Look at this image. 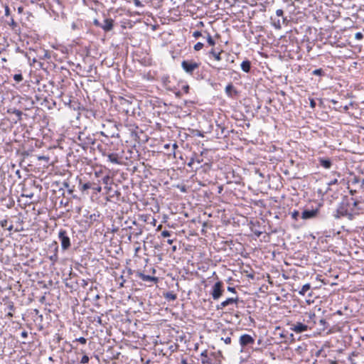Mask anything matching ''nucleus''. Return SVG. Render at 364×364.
<instances>
[{
	"instance_id": "nucleus-1",
	"label": "nucleus",
	"mask_w": 364,
	"mask_h": 364,
	"mask_svg": "<svg viewBox=\"0 0 364 364\" xmlns=\"http://www.w3.org/2000/svg\"><path fill=\"white\" fill-rule=\"evenodd\" d=\"M349 206V203L346 198L343 199L342 202L338 205L336 213L333 214V217L336 219H339L341 217H344L345 215H347V210Z\"/></svg>"
},
{
	"instance_id": "nucleus-2",
	"label": "nucleus",
	"mask_w": 364,
	"mask_h": 364,
	"mask_svg": "<svg viewBox=\"0 0 364 364\" xmlns=\"http://www.w3.org/2000/svg\"><path fill=\"white\" fill-rule=\"evenodd\" d=\"M58 238L60 241L63 250H67L70 248L71 243L66 230H60L58 232Z\"/></svg>"
},
{
	"instance_id": "nucleus-3",
	"label": "nucleus",
	"mask_w": 364,
	"mask_h": 364,
	"mask_svg": "<svg viewBox=\"0 0 364 364\" xmlns=\"http://www.w3.org/2000/svg\"><path fill=\"white\" fill-rule=\"evenodd\" d=\"M221 282H216L212 289L211 296L214 300H218L223 295L224 289Z\"/></svg>"
},
{
	"instance_id": "nucleus-4",
	"label": "nucleus",
	"mask_w": 364,
	"mask_h": 364,
	"mask_svg": "<svg viewBox=\"0 0 364 364\" xmlns=\"http://www.w3.org/2000/svg\"><path fill=\"white\" fill-rule=\"evenodd\" d=\"M254 343V338L249 334H242L239 338V343L242 349L246 348L247 346L253 345ZM241 351H242V350H241Z\"/></svg>"
},
{
	"instance_id": "nucleus-5",
	"label": "nucleus",
	"mask_w": 364,
	"mask_h": 364,
	"mask_svg": "<svg viewBox=\"0 0 364 364\" xmlns=\"http://www.w3.org/2000/svg\"><path fill=\"white\" fill-rule=\"evenodd\" d=\"M200 63L194 61L183 60V70L192 75L196 70L199 68Z\"/></svg>"
},
{
	"instance_id": "nucleus-6",
	"label": "nucleus",
	"mask_w": 364,
	"mask_h": 364,
	"mask_svg": "<svg viewBox=\"0 0 364 364\" xmlns=\"http://www.w3.org/2000/svg\"><path fill=\"white\" fill-rule=\"evenodd\" d=\"M188 223V227L191 228L190 232L191 235L196 233L197 230L199 228L200 221L197 220L196 218H192L191 220L185 221L183 220V223Z\"/></svg>"
},
{
	"instance_id": "nucleus-7",
	"label": "nucleus",
	"mask_w": 364,
	"mask_h": 364,
	"mask_svg": "<svg viewBox=\"0 0 364 364\" xmlns=\"http://www.w3.org/2000/svg\"><path fill=\"white\" fill-rule=\"evenodd\" d=\"M318 209L304 210L301 213V218L304 220L315 218L318 214Z\"/></svg>"
},
{
	"instance_id": "nucleus-8",
	"label": "nucleus",
	"mask_w": 364,
	"mask_h": 364,
	"mask_svg": "<svg viewBox=\"0 0 364 364\" xmlns=\"http://www.w3.org/2000/svg\"><path fill=\"white\" fill-rule=\"evenodd\" d=\"M239 300V298L237 296L233 298V297H231V298H228L225 301H223L222 303H220V305H218L217 306V309H224L225 307L230 305V304H232L234 303H237Z\"/></svg>"
},
{
	"instance_id": "nucleus-9",
	"label": "nucleus",
	"mask_w": 364,
	"mask_h": 364,
	"mask_svg": "<svg viewBox=\"0 0 364 364\" xmlns=\"http://www.w3.org/2000/svg\"><path fill=\"white\" fill-rule=\"evenodd\" d=\"M291 329L298 333L307 331L308 326L302 323H296L292 325Z\"/></svg>"
},
{
	"instance_id": "nucleus-10",
	"label": "nucleus",
	"mask_w": 364,
	"mask_h": 364,
	"mask_svg": "<svg viewBox=\"0 0 364 364\" xmlns=\"http://www.w3.org/2000/svg\"><path fill=\"white\" fill-rule=\"evenodd\" d=\"M114 21L112 18H106L104 21V23L101 24L100 27L105 31H109L113 28Z\"/></svg>"
},
{
	"instance_id": "nucleus-11",
	"label": "nucleus",
	"mask_w": 364,
	"mask_h": 364,
	"mask_svg": "<svg viewBox=\"0 0 364 364\" xmlns=\"http://www.w3.org/2000/svg\"><path fill=\"white\" fill-rule=\"evenodd\" d=\"M310 289L311 285L309 284H306L303 285L301 290L299 291V294L302 296H305L306 294H307L308 296H311L312 291H311Z\"/></svg>"
},
{
	"instance_id": "nucleus-12",
	"label": "nucleus",
	"mask_w": 364,
	"mask_h": 364,
	"mask_svg": "<svg viewBox=\"0 0 364 364\" xmlns=\"http://www.w3.org/2000/svg\"><path fill=\"white\" fill-rule=\"evenodd\" d=\"M225 93L228 97H232L233 95L237 94V91L235 89L232 83H229L225 87Z\"/></svg>"
},
{
	"instance_id": "nucleus-13",
	"label": "nucleus",
	"mask_w": 364,
	"mask_h": 364,
	"mask_svg": "<svg viewBox=\"0 0 364 364\" xmlns=\"http://www.w3.org/2000/svg\"><path fill=\"white\" fill-rule=\"evenodd\" d=\"M199 164L200 162L198 161H196L193 159H191L187 164V166L190 168L191 171H193L194 169H197L198 168Z\"/></svg>"
},
{
	"instance_id": "nucleus-14",
	"label": "nucleus",
	"mask_w": 364,
	"mask_h": 364,
	"mask_svg": "<svg viewBox=\"0 0 364 364\" xmlns=\"http://www.w3.org/2000/svg\"><path fill=\"white\" fill-rule=\"evenodd\" d=\"M241 68L245 73H249L251 68V63L250 60H244L241 63Z\"/></svg>"
},
{
	"instance_id": "nucleus-15",
	"label": "nucleus",
	"mask_w": 364,
	"mask_h": 364,
	"mask_svg": "<svg viewBox=\"0 0 364 364\" xmlns=\"http://www.w3.org/2000/svg\"><path fill=\"white\" fill-rule=\"evenodd\" d=\"M320 164L325 168H330L331 166V161L328 159H320Z\"/></svg>"
},
{
	"instance_id": "nucleus-16",
	"label": "nucleus",
	"mask_w": 364,
	"mask_h": 364,
	"mask_svg": "<svg viewBox=\"0 0 364 364\" xmlns=\"http://www.w3.org/2000/svg\"><path fill=\"white\" fill-rule=\"evenodd\" d=\"M139 277L140 279H141L143 281H145V282H152V281L156 280V278L149 276V275H146L143 273H139Z\"/></svg>"
},
{
	"instance_id": "nucleus-17",
	"label": "nucleus",
	"mask_w": 364,
	"mask_h": 364,
	"mask_svg": "<svg viewBox=\"0 0 364 364\" xmlns=\"http://www.w3.org/2000/svg\"><path fill=\"white\" fill-rule=\"evenodd\" d=\"M107 157H108L109 161L110 162H112V164H119V161L117 154H109L107 155Z\"/></svg>"
},
{
	"instance_id": "nucleus-18",
	"label": "nucleus",
	"mask_w": 364,
	"mask_h": 364,
	"mask_svg": "<svg viewBox=\"0 0 364 364\" xmlns=\"http://www.w3.org/2000/svg\"><path fill=\"white\" fill-rule=\"evenodd\" d=\"M8 112L13 113V114H16V116L18 117V119L21 120V115H22L21 111L16 109H8Z\"/></svg>"
},
{
	"instance_id": "nucleus-19",
	"label": "nucleus",
	"mask_w": 364,
	"mask_h": 364,
	"mask_svg": "<svg viewBox=\"0 0 364 364\" xmlns=\"http://www.w3.org/2000/svg\"><path fill=\"white\" fill-rule=\"evenodd\" d=\"M222 52L223 51L216 53V52H215L214 49H212L210 51V54L212 55L216 60L219 61L221 60L220 55H221Z\"/></svg>"
},
{
	"instance_id": "nucleus-20",
	"label": "nucleus",
	"mask_w": 364,
	"mask_h": 364,
	"mask_svg": "<svg viewBox=\"0 0 364 364\" xmlns=\"http://www.w3.org/2000/svg\"><path fill=\"white\" fill-rule=\"evenodd\" d=\"M312 75L323 76L325 75V73H324V71L323 70V69L319 68V69H316V70H313Z\"/></svg>"
},
{
	"instance_id": "nucleus-21",
	"label": "nucleus",
	"mask_w": 364,
	"mask_h": 364,
	"mask_svg": "<svg viewBox=\"0 0 364 364\" xmlns=\"http://www.w3.org/2000/svg\"><path fill=\"white\" fill-rule=\"evenodd\" d=\"M83 134L82 133H80L78 136V139L80 141L83 142L84 144H85L86 145H88L90 144H93L94 142L92 141V139H88V141L86 142L84 139H83Z\"/></svg>"
},
{
	"instance_id": "nucleus-22",
	"label": "nucleus",
	"mask_w": 364,
	"mask_h": 364,
	"mask_svg": "<svg viewBox=\"0 0 364 364\" xmlns=\"http://www.w3.org/2000/svg\"><path fill=\"white\" fill-rule=\"evenodd\" d=\"M207 42L210 46H215V44L214 39L212 38V36L209 33L207 37Z\"/></svg>"
},
{
	"instance_id": "nucleus-23",
	"label": "nucleus",
	"mask_w": 364,
	"mask_h": 364,
	"mask_svg": "<svg viewBox=\"0 0 364 364\" xmlns=\"http://www.w3.org/2000/svg\"><path fill=\"white\" fill-rule=\"evenodd\" d=\"M203 47V43L198 42L194 46V50L198 51L201 50Z\"/></svg>"
},
{
	"instance_id": "nucleus-24",
	"label": "nucleus",
	"mask_w": 364,
	"mask_h": 364,
	"mask_svg": "<svg viewBox=\"0 0 364 364\" xmlns=\"http://www.w3.org/2000/svg\"><path fill=\"white\" fill-rule=\"evenodd\" d=\"M221 339L225 342V344L231 343V337L229 336L222 337Z\"/></svg>"
},
{
	"instance_id": "nucleus-25",
	"label": "nucleus",
	"mask_w": 364,
	"mask_h": 364,
	"mask_svg": "<svg viewBox=\"0 0 364 364\" xmlns=\"http://www.w3.org/2000/svg\"><path fill=\"white\" fill-rule=\"evenodd\" d=\"M349 109V105H345V106H340L339 107L336 108L337 110L339 112H347Z\"/></svg>"
},
{
	"instance_id": "nucleus-26",
	"label": "nucleus",
	"mask_w": 364,
	"mask_h": 364,
	"mask_svg": "<svg viewBox=\"0 0 364 364\" xmlns=\"http://www.w3.org/2000/svg\"><path fill=\"white\" fill-rule=\"evenodd\" d=\"M14 79L15 81L19 82L23 80V76L21 74H16L14 76Z\"/></svg>"
},
{
	"instance_id": "nucleus-27",
	"label": "nucleus",
	"mask_w": 364,
	"mask_h": 364,
	"mask_svg": "<svg viewBox=\"0 0 364 364\" xmlns=\"http://www.w3.org/2000/svg\"><path fill=\"white\" fill-rule=\"evenodd\" d=\"M49 259L53 262V263L56 262L58 260V254H53V255L50 256Z\"/></svg>"
},
{
	"instance_id": "nucleus-28",
	"label": "nucleus",
	"mask_w": 364,
	"mask_h": 364,
	"mask_svg": "<svg viewBox=\"0 0 364 364\" xmlns=\"http://www.w3.org/2000/svg\"><path fill=\"white\" fill-rule=\"evenodd\" d=\"M89 362V357L86 355H83L82 358H81V360H80V363H87Z\"/></svg>"
},
{
	"instance_id": "nucleus-29",
	"label": "nucleus",
	"mask_w": 364,
	"mask_h": 364,
	"mask_svg": "<svg viewBox=\"0 0 364 364\" xmlns=\"http://www.w3.org/2000/svg\"><path fill=\"white\" fill-rule=\"evenodd\" d=\"M90 188H91V184L90 183H86L82 185L81 190L86 191Z\"/></svg>"
},
{
	"instance_id": "nucleus-30",
	"label": "nucleus",
	"mask_w": 364,
	"mask_h": 364,
	"mask_svg": "<svg viewBox=\"0 0 364 364\" xmlns=\"http://www.w3.org/2000/svg\"><path fill=\"white\" fill-rule=\"evenodd\" d=\"M299 216V212L298 210H294L291 213V217L294 220H297L298 217Z\"/></svg>"
},
{
	"instance_id": "nucleus-31",
	"label": "nucleus",
	"mask_w": 364,
	"mask_h": 364,
	"mask_svg": "<svg viewBox=\"0 0 364 364\" xmlns=\"http://www.w3.org/2000/svg\"><path fill=\"white\" fill-rule=\"evenodd\" d=\"M344 217H346L348 220H352L354 218V215L351 213H349L347 210V215H345Z\"/></svg>"
},
{
	"instance_id": "nucleus-32",
	"label": "nucleus",
	"mask_w": 364,
	"mask_h": 364,
	"mask_svg": "<svg viewBox=\"0 0 364 364\" xmlns=\"http://www.w3.org/2000/svg\"><path fill=\"white\" fill-rule=\"evenodd\" d=\"M355 38L357 40H361L363 38V35L362 33L358 32V33H355Z\"/></svg>"
},
{
	"instance_id": "nucleus-33",
	"label": "nucleus",
	"mask_w": 364,
	"mask_h": 364,
	"mask_svg": "<svg viewBox=\"0 0 364 364\" xmlns=\"http://www.w3.org/2000/svg\"><path fill=\"white\" fill-rule=\"evenodd\" d=\"M319 323L321 325L323 326V330H324L326 328V324L327 323L326 320L321 318V319H319Z\"/></svg>"
},
{
	"instance_id": "nucleus-34",
	"label": "nucleus",
	"mask_w": 364,
	"mask_h": 364,
	"mask_svg": "<svg viewBox=\"0 0 364 364\" xmlns=\"http://www.w3.org/2000/svg\"><path fill=\"white\" fill-rule=\"evenodd\" d=\"M133 2L136 7H141L143 6L140 0H133Z\"/></svg>"
},
{
	"instance_id": "nucleus-35",
	"label": "nucleus",
	"mask_w": 364,
	"mask_h": 364,
	"mask_svg": "<svg viewBox=\"0 0 364 364\" xmlns=\"http://www.w3.org/2000/svg\"><path fill=\"white\" fill-rule=\"evenodd\" d=\"M21 196H22V197H26V198H32L33 197V193H22V194H21Z\"/></svg>"
},
{
	"instance_id": "nucleus-36",
	"label": "nucleus",
	"mask_w": 364,
	"mask_h": 364,
	"mask_svg": "<svg viewBox=\"0 0 364 364\" xmlns=\"http://www.w3.org/2000/svg\"><path fill=\"white\" fill-rule=\"evenodd\" d=\"M77 341L82 344H85L87 342V339L85 338L84 337H80L79 338L77 339Z\"/></svg>"
},
{
	"instance_id": "nucleus-37",
	"label": "nucleus",
	"mask_w": 364,
	"mask_h": 364,
	"mask_svg": "<svg viewBox=\"0 0 364 364\" xmlns=\"http://www.w3.org/2000/svg\"><path fill=\"white\" fill-rule=\"evenodd\" d=\"M38 159L39 161H48L49 160V158L48 156H38Z\"/></svg>"
},
{
	"instance_id": "nucleus-38",
	"label": "nucleus",
	"mask_w": 364,
	"mask_h": 364,
	"mask_svg": "<svg viewBox=\"0 0 364 364\" xmlns=\"http://www.w3.org/2000/svg\"><path fill=\"white\" fill-rule=\"evenodd\" d=\"M337 183H338V179L335 178V179L331 180L330 182H328V186H333V185H335V184H337Z\"/></svg>"
},
{
	"instance_id": "nucleus-39",
	"label": "nucleus",
	"mask_w": 364,
	"mask_h": 364,
	"mask_svg": "<svg viewBox=\"0 0 364 364\" xmlns=\"http://www.w3.org/2000/svg\"><path fill=\"white\" fill-rule=\"evenodd\" d=\"M191 119V114H187L186 116H183V122H188L189 119Z\"/></svg>"
},
{
	"instance_id": "nucleus-40",
	"label": "nucleus",
	"mask_w": 364,
	"mask_h": 364,
	"mask_svg": "<svg viewBox=\"0 0 364 364\" xmlns=\"http://www.w3.org/2000/svg\"><path fill=\"white\" fill-rule=\"evenodd\" d=\"M276 14H277V16H283V14H284V11H283V10H282V9H277V10L276 11Z\"/></svg>"
},
{
	"instance_id": "nucleus-41",
	"label": "nucleus",
	"mask_w": 364,
	"mask_h": 364,
	"mask_svg": "<svg viewBox=\"0 0 364 364\" xmlns=\"http://www.w3.org/2000/svg\"><path fill=\"white\" fill-rule=\"evenodd\" d=\"M316 104V102L314 99H310V106L311 108H315Z\"/></svg>"
},
{
	"instance_id": "nucleus-42",
	"label": "nucleus",
	"mask_w": 364,
	"mask_h": 364,
	"mask_svg": "<svg viewBox=\"0 0 364 364\" xmlns=\"http://www.w3.org/2000/svg\"><path fill=\"white\" fill-rule=\"evenodd\" d=\"M274 27H275L276 28H277V29H280V28H281V23H280V21H279V20H278V21H277V22H275V23H274Z\"/></svg>"
},
{
	"instance_id": "nucleus-43",
	"label": "nucleus",
	"mask_w": 364,
	"mask_h": 364,
	"mask_svg": "<svg viewBox=\"0 0 364 364\" xmlns=\"http://www.w3.org/2000/svg\"><path fill=\"white\" fill-rule=\"evenodd\" d=\"M7 223H8L7 220H4L1 221V225L3 228H6Z\"/></svg>"
},
{
	"instance_id": "nucleus-44",
	"label": "nucleus",
	"mask_w": 364,
	"mask_h": 364,
	"mask_svg": "<svg viewBox=\"0 0 364 364\" xmlns=\"http://www.w3.org/2000/svg\"><path fill=\"white\" fill-rule=\"evenodd\" d=\"M161 235H162L163 237H166L169 236V235H170V234H169L168 231H167V230H164V231H163V232H161Z\"/></svg>"
},
{
	"instance_id": "nucleus-45",
	"label": "nucleus",
	"mask_w": 364,
	"mask_h": 364,
	"mask_svg": "<svg viewBox=\"0 0 364 364\" xmlns=\"http://www.w3.org/2000/svg\"><path fill=\"white\" fill-rule=\"evenodd\" d=\"M360 182L359 178L358 176H354L353 178L352 183H358Z\"/></svg>"
},
{
	"instance_id": "nucleus-46",
	"label": "nucleus",
	"mask_w": 364,
	"mask_h": 364,
	"mask_svg": "<svg viewBox=\"0 0 364 364\" xmlns=\"http://www.w3.org/2000/svg\"><path fill=\"white\" fill-rule=\"evenodd\" d=\"M193 36L196 38H198L201 36V33L198 31H196L193 33Z\"/></svg>"
},
{
	"instance_id": "nucleus-47",
	"label": "nucleus",
	"mask_w": 364,
	"mask_h": 364,
	"mask_svg": "<svg viewBox=\"0 0 364 364\" xmlns=\"http://www.w3.org/2000/svg\"><path fill=\"white\" fill-rule=\"evenodd\" d=\"M54 246H55V249H54V254H58V246L57 245V242H54L53 243Z\"/></svg>"
},
{
	"instance_id": "nucleus-48",
	"label": "nucleus",
	"mask_w": 364,
	"mask_h": 364,
	"mask_svg": "<svg viewBox=\"0 0 364 364\" xmlns=\"http://www.w3.org/2000/svg\"><path fill=\"white\" fill-rule=\"evenodd\" d=\"M10 14L9 8L8 6L5 7V15L9 16Z\"/></svg>"
},
{
	"instance_id": "nucleus-49",
	"label": "nucleus",
	"mask_w": 364,
	"mask_h": 364,
	"mask_svg": "<svg viewBox=\"0 0 364 364\" xmlns=\"http://www.w3.org/2000/svg\"><path fill=\"white\" fill-rule=\"evenodd\" d=\"M228 291L233 292V293H236L235 289L234 287H228Z\"/></svg>"
},
{
	"instance_id": "nucleus-50",
	"label": "nucleus",
	"mask_w": 364,
	"mask_h": 364,
	"mask_svg": "<svg viewBox=\"0 0 364 364\" xmlns=\"http://www.w3.org/2000/svg\"><path fill=\"white\" fill-rule=\"evenodd\" d=\"M93 189H94V190H95V191H97V192H100V191H101V190H102V188H101V186H96V187H94V188H93Z\"/></svg>"
},
{
	"instance_id": "nucleus-51",
	"label": "nucleus",
	"mask_w": 364,
	"mask_h": 364,
	"mask_svg": "<svg viewBox=\"0 0 364 364\" xmlns=\"http://www.w3.org/2000/svg\"><path fill=\"white\" fill-rule=\"evenodd\" d=\"M188 90H189L188 85L183 86V92H186V93L188 92Z\"/></svg>"
},
{
	"instance_id": "nucleus-52",
	"label": "nucleus",
	"mask_w": 364,
	"mask_h": 364,
	"mask_svg": "<svg viewBox=\"0 0 364 364\" xmlns=\"http://www.w3.org/2000/svg\"><path fill=\"white\" fill-rule=\"evenodd\" d=\"M13 28L16 26V23L14 20L12 18L10 24Z\"/></svg>"
},
{
	"instance_id": "nucleus-53",
	"label": "nucleus",
	"mask_w": 364,
	"mask_h": 364,
	"mask_svg": "<svg viewBox=\"0 0 364 364\" xmlns=\"http://www.w3.org/2000/svg\"><path fill=\"white\" fill-rule=\"evenodd\" d=\"M94 24H95V26H100H100H101V23H100L97 20H96V19L94 21Z\"/></svg>"
},
{
	"instance_id": "nucleus-54",
	"label": "nucleus",
	"mask_w": 364,
	"mask_h": 364,
	"mask_svg": "<svg viewBox=\"0 0 364 364\" xmlns=\"http://www.w3.org/2000/svg\"><path fill=\"white\" fill-rule=\"evenodd\" d=\"M358 203H359V202H358V200H355V201L353 202V206L354 208H356V207L358 206Z\"/></svg>"
},
{
	"instance_id": "nucleus-55",
	"label": "nucleus",
	"mask_w": 364,
	"mask_h": 364,
	"mask_svg": "<svg viewBox=\"0 0 364 364\" xmlns=\"http://www.w3.org/2000/svg\"><path fill=\"white\" fill-rule=\"evenodd\" d=\"M309 318H315V317H316V316H315V314H309Z\"/></svg>"
},
{
	"instance_id": "nucleus-56",
	"label": "nucleus",
	"mask_w": 364,
	"mask_h": 364,
	"mask_svg": "<svg viewBox=\"0 0 364 364\" xmlns=\"http://www.w3.org/2000/svg\"><path fill=\"white\" fill-rule=\"evenodd\" d=\"M108 179H109V178H108V177H105V178H103V182H104L105 183H107V180H108Z\"/></svg>"
},
{
	"instance_id": "nucleus-57",
	"label": "nucleus",
	"mask_w": 364,
	"mask_h": 364,
	"mask_svg": "<svg viewBox=\"0 0 364 364\" xmlns=\"http://www.w3.org/2000/svg\"><path fill=\"white\" fill-rule=\"evenodd\" d=\"M331 102L333 104V105H337L338 104V101L335 100H331Z\"/></svg>"
},
{
	"instance_id": "nucleus-58",
	"label": "nucleus",
	"mask_w": 364,
	"mask_h": 364,
	"mask_svg": "<svg viewBox=\"0 0 364 364\" xmlns=\"http://www.w3.org/2000/svg\"><path fill=\"white\" fill-rule=\"evenodd\" d=\"M360 186H361L362 188H364V178L361 181Z\"/></svg>"
},
{
	"instance_id": "nucleus-59",
	"label": "nucleus",
	"mask_w": 364,
	"mask_h": 364,
	"mask_svg": "<svg viewBox=\"0 0 364 364\" xmlns=\"http://www.w3.org/2000/svg\"><path fill=\"white\" fill-rule=\"evenodd\" d=\"M355 193H356V191H355V190H354V191H353V190H350V193L351 195H354Z\"/></svg>"
},
{
	"instance_id": "nucleus-60",
	"label": "nucleus",
	"mask_w": 364,
	"mask_h": 364,
	"mask_svg": "<svg viewBox=\"0 0 364 364\" xmlns=\"http://www.w3.org/2000/svg\"><path fill=\"white\" fill-rule=\"evenodd\" d=\"M9 230H11L13 229V225H10L9 228H7Z\"/></svg>"
},
{
	"instance_id": "nucleus-61",
	"label": "nucleus",
	"mask_w": 364,
	"mask_h": 364,
	"mask_svg": "<svg viewBox=\"0 0 364 364\" xmlns=\"http://www.w3.org/2000/svg\"><path fill=\"white\" fill-rule=\"evenodd\" d=\"M27 336L26 333V332H23L22 333V336L23 337H26Z\"/></svg>"
},
{
	"instance_id": "nucleus-62",
	"label": "nucleus",
	"mask_w": 364,
	"mask_h": 364,
	"mask_svg": "<svg viewBox=\"0 0 364 364\" xmlns=\"http://www.w3.org/2000/svg\"><path fill=\"white\" fill-rule=\"evenodd\" d=\"M189 102L191 103V104H194L196 102V101L195 100H191Z\"/></svg>"
},
{
	"instance_id": "nucleus-63",
	"label": "nucleus",
	"mask_w": 364,
	"mask_h": 364,
	"mask_svg": "<svg viewBox=\"0 0 364 364\" xmlns=\"http://www.w3.org/2000/svg\"><path fill=\"white\" fill-rule=\"evenodd\" d=\"M168 242L169 244H171V243L173 242V241H172L171 240H168Z\"/></svg>"
},
{
	"instance_id": "nucleus-64",
	"label": "nucleus",
	"mask_w": 364,
	"mask_h": 364,
	"mask_svg": "<svg viewBox=\"0 0 364 364\" xmlns=\"http://www.w3.org/2000/svg\"><path fill=\"white\" fill-rule=\"evenodd\" d=\"M331 364H337V363L336 361H332Z\"/></svg>"
}]
</instances>
